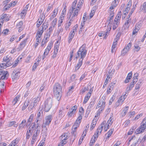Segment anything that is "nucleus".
Wrapping results in <instances>:
<instances>
[{"mask_svg": "<svg viewBox=\"0 0 146 146\" xmlns=\"http://www.w3.org/2000/svg\"><path fill=\"white\" fill-rule=\"evenodd\" d=\"M77 0H75L72 3L70 8L69 10V12L70 16H72V19H70L67 24L68 27H70L72 21V19H74L75 17H77L80 12L83 5L84 2V0H79L77 3Z\"/></svg>", "mask_w": 146, "mask_h": 146, "instance_id": "nucleus-1", "label": "nucleus"}, {"mask_svg": "<svg viewBox=\"0 0 146 146\" xmlns=\"http://www.w3.org/2000/svg\"><path fill=\"white\" fill-rule=\"evenodd\" d=\"M54 95L56 98L60 100L62 96V87L59 83H56L53 88Z\"/></svg>", "mask_w": 146, "mask_h": 146, "instance_id": "nucleus-2", "label": "nucleus"}, {"mask_svg": "<svg viewBox=\"0 0 146 146\" xmlns=\"http://www.w3.org/2000/svg\"><path fill=\"white\" fill-rule=\"evenodd\" d=\"M87 52L85 46L84 45H82L79 49L76 58V59L80 58V60L82 59L83 60L86 55Z\"/></svg>", "mask_w": 146, "mask_h": 146, "instance_id": "nucleus-3", "label": "nucleus"}, {"mask_svg": "<svg viewBox=\"0 0 146 146\" xmlns=\"http://www.w3.org/2000/svg\"><path fill=\"white\" fill-rule=\"evenodd\" d=\"M146 129V119L144 118L140 124L139 127L136 129L135 133L136 134L142 133Z\"/></svg>", "mask_w": 146, "mask_h": 146, "instance_id": "nucleus-4", "label": "nucleus"}, {"mask_svg": "<svg viewBox=\"0 0 146 146\" xmlns=\"http://www.w3.org/2000/svg\"><path fill=\"white\" fill-rule=\"evenodd\" d=\"M61 141L58 144V146H64L68 142L67 139L68 137L67 133H64L60 137Z\"/></svg>", "mask_w": 146, "mask_h": 146, "instance_id": "nucleus-5", "label": "nucleus"}, {"mask_svg": "<svg viewBox=\"0 0 146 146\" xmlns=\"http://www.w3.org/2000/svg\"><path fill=\"white\" fill-rule=\"evenodd\" d=\"M138 76L139 74L137 73L136 72L134 74L133 78V80L130 83L129 86L126 88L127 90L129 91L133 87L134 84L138 81Z\"/></svg>", "mask_w": 146, "mask_h": 146, "instance_id": "nucleus-6", "label": "nucleus"}, {"mask_svg": "<svg viewBox=\"0 0 146 146\" xmlns=\"http://www.w3.org/2000/svg\"><path fill=\"white\" fill-rule=\"evenodd\" d=\"M40 100V98L38 97L35 98L33 99L31 104L28 107V110L31 111L33 108H34L36 107L37 106Z\"/></svg>", "mask_w": 146, "mask_h": 146, "instance_id": "nucleus-7", "label": "nucleus"}, {"mask_svg": "<svg viewBox=\"0 0 146 146\" xmlns=\"http://www.w3.org/2000/svg\"><path fill=\"white\" fill-rule=\"evenodd\" d=\"M53 42L52 41L50 42L46 48L45 49L44 51L42 54V60L45 58L46 56L48 54L50 51L52 47Z\"/></svg>", "mask_w": 146, "mask_h": 146, "instance_id": "nucleus-8", "label": "nucleus"}, {"mask_svg": "<svg viewBox=\"0 0 146 146\" xmlns=\"http://www.w3.org/2000/svg\"><path fill=\"white\" fill-rule=\"evenodd\" d=\"M78 27V25L77 24L76 25L73 27L72 31L70 32L68 38L69 43H70L72 41L75 35V32L77 31Z\"/></svg>", "mask_w": 146, "mask_h": 146, "instance_id": "nucleus-9", "label": "nucleus"}, {"mask_svg": "<svg viewBox=\"0 0 146 146\" xmlns=\"http://www.w3.org/2000/svg\"><path fill=\"white\" fill-rule=\"evenodd\" d=\"M52 106V101L50 98H47L45 102L44 110L46 112L48 111Z\"/></svg>", "mask_w": 146, "mask_h": 146, "instance_id": "nucleus-10", "label": "nucleus"}, {"mask_svg": "<svg viewBox=\"0 0 146 146\" xmlns=\"http://www.w3.org/2000/svg\"><path fill=\"white\" fill-rule=\"evenodd\" d=\"M51 33L49 31L48 33L44 34V37L41 43V46L43 47L48 41L49 39Z\"/></svg>", "mask_w": 146, "mask_h": 146, "instance_id": "nucleus-11", "label": "nucleus"}, {"mask_svg": "<svg viewBox=\"0 0 146 146\" xmlns=\"http://www.w3.org/2000/svg\"><path fill=\"white\" fill-rule=\"evenodd\" d=\"M105 100L104 99H100L96 106V108L103 110L105 106Z\"/></svg>", "mask_w": 146, "mask_h": 146, "instance_id": "nucleus-12", "label": "nucleus"}, {"mask_svg": "<svg viewBox=\"0 0 146 146\" xmlns=\"http://www.w3.org/2000/svg\"><path fill=\"white\" fill-rule=\"evenodd\" d=\"M77 109V106L76 105L72 106L71 109L70 111H68L67 113V115L68 117H73L74 116V114L76 112Z\"/></svg>", "mask_w": 146, "mask_h": 146, "instance_id": "nucleus-13", "label": "nucleus"}, {"mask_svg": "<svg viewBox=\"0 0 146 146\" xmlns=\"http://www.w3.org/2000/svg\"><path fill=\"white\" fill-rule=\"evenodd\" d=\"M52 120V116L49 115L45 117V122L43 123L42 127H46V126L49 125L51 123Z\"/></svg>", "mask_w": 146, "mask_h": 146, "instance_id": "nucleus-14", "label": "nucleus"}, {"mask_svg": "<svg viewBox=\"0 0 146 146\" xmlns=\"http://www.w3.org/2000/svg\"><path fill=\"white\" fill-rule=\"evenodd\" d=\"M132 5V0H129L127 3V6L125 10L123 11V14L124 15L123 17H122V18L125 19L126 15L128 13V11L130 10Z\"/></svg>", "mask_w": 146, "mask_h": 146, "instance_id": "nucleus-15", "label": "nucleus"}, {"mask_svg": "<svg viewBox=\"0 0 146 146\" xmlns=\"http://www.w3.org/2000/svg\"><path fill=\"white\" fill-rule=\"evenodd\" d=\"M10 16L9 15L6 13H3L1 15L0 19V23L3 24L5 20L6 21H8L9 19Z\"/></svg>", "mask_w": 146, "mask_h": 146, "instance_id": "nucleus-16", "label": "nucleus"}, {"mask_svg": "<svg viewBox=\"0 0 146 146\" xmlns=\"http://www.w3.org/2000/svg\"><path fill=\"white\" fill-rule=\"evenodd\" d=\"M40 132V130H37L36 133H34L32 137V138L31 141V143L32 145L34 144L37 140V137L38 136Z\"/></svg>", "mask_w": 146, "mask_h": 146, "instance_id": "nucleus-17", "label": "nucleus"}, {"mask_svg": "<svg viewBox=\"0 0 146 146\" xmlns=\"http://www.w3.org/2000/svg\"><path fill=\"white\" fill-rule=\"evenodd\" d=\"M128 140V145H129L130 142H131L132 144L131 145V146H136V144L138 142V140L137 139L135 136L132 137L130 139L129 138Z\"/></svg>", "mask_w": 146, "mask_h": 146, "instance_id": "nucleus-18", "label": "nucleus"}, {"mask_svg": "<svg viewBox=\"0 0 146 146\" xmlns=\"http://www.w3.org/2000/svg\"><path fill=\"white\" fill-rule=\"evenodd\" d=\"M132 45L131 42H130L128 43L127 46L124 48L121 54L124 55L131 48Z\"/></svg>", "mask_w": 146, "mask_h": 146, "instance_id": "nucleus-19", "label": "nucleus"}, {"mask_svg": "<svg viewBox=\"0 0 146 146\" xmlns=\"http://www.w3.org/2000/svg\"><path fill=\"white\" fill-rule=\"evenodd\" d=\"M8 74L7 71L2 70L0 71V78L2 80L7 79Z\"/></svg>", "mask_w": 146, "mask_h": 146, "instance_id": "nucleus-20", "label": "nucleus"}, {"mask_svg": "<svg viewBox=\"0 0 146 146\" xmlns=\"http://www.w3.org/2000/svg\"><path fill=\"white\" fill-rule=\"evenodd\" d=\"M114 131V129H111L105 134V137L104 138V139H105L106 141L108 140L109 139V138L111 136Z\"/></svg>", "mask_w": 146, "mask_h": 146, "instance_id": "nucleus-21", "label": "nucleus"}, {"mask_svg": "<svg viewBox=\"0 0 146 146\" xmlns=\"http://www.w3.org/2000/svg\"><path fill=\"white\" fill-rule=\"evenodd\" d=\"M101 126L102 129H103L105 131H107L110 126L107 123H106V121H103L101 123Z\"/></svg>", "mask_w": 146, "mask_h": 146, "instance_id": "nucleus-22", "label": "nucleus"}, {"mask_svg": "<svg viewBox=\"0 0 146 146\" xmlns=\"http://www.w3.org/2000/svg\"><path fill=\"white\" fill-rule=\"evenodd\" d=\"M127 96L126 94H125L121 96L119 99L117 101V102L119 104L118 106L119 105H121L123 103L125 99L126 98Z\"/></svg>", "mask_w": 146, "mask_h": 146, "instance_id": "nucleus-23", "label": "nucleus"}, {"mask_svg": "<svg viewBox=\"0 0 146 146\" xmlns=\"http://www.w3.org/2000/svg\"><path fill=\"white\" fill-rule=\"evenodd\" d=\"M42 27L41 29L38 28L37 29V31L43 34L44 31L47 28L48 26L46 23H44L42 25Z\"/></svg>", "mask_w": 146, "mask_h": 146, "instance_id": "nucleus-24", "label": "nucleus"}, {"mask_svg": "<svg viewBox=\"0 0 146 146\" xmlns=\"http://www.w3.org/2000/svg\"><path fill=\"white\" fill-rule=\"evenodd\" d=\"M23 22L22 21L19 22L16 25V28L18 29V32L20 33L23 29Z\"/></svg>", "mask_w": 146, "mask_h": 146, "instance_id": "nucleus-25", "label": "nucleus"}, {"mask_svg": "<svg viewBox=\"0 0 146 146\" xmlns=\"http://www.w3.org/2000/svg\"><path fill=\"white\" fill-rule=\"evenodd\" d=\"M141 27V26L140 24H136L132 33V35L136 34L139 31Z\"/></svg>", "mask_w": 146, "mask_h": 146, "instance_id": "nucleus-26", "label": "nucleus"}, {"mask_svg": "<svg viewBox=\"0 0 146 146\" xmlns=\"http://www.w3.org/2000/svg\"><path fill=\"white\" fill-rule=\"evenodd\" d=\"M27 40V38H25L21 42L18 48L19 50L23 49L25 46Z\"/></svg>", "mask_w": 146, "mask_h": 146, "instance_id": "nucleus-27", "label": "nucleus"}, {"mask_svg": "<svg viewBox=\"0 0 146 146\" xmlns=\"http://www.w3.org/2000/svg\"><path fill=\"white\" fill-rule=\"evenodd\" d=\"M132 74L133 73L132 71H131L128 74L127 76L124 81V82L125 83H127L129 82L132 77Z\"/></svg>", "mask_w": 146, "mask_h": 146, "instance_id": "nucleus-28", "label": "nucleus"}, {"mask_svg": "<svg viewBox=\"0 0 146 146\" xmlns=\"http://www.w3.org/2000/svg\"><path fill=\"white\" fill-rule=\"evenodd\" d=\"M42 34L37 31L35 36L36 42L40 43L41 41V37Z\"/></svg>", "mask_w": 146, "mask_h": 146, "instance_id": "nucleus-29", "label": "nucleus"}, {"mask_svg": "<svg viewBox=\"0 0 146 146\" xmlns=\"http://www.w3.org/2000/svg\"><path fill=\"white\" fill-rule=\"evenodd\" d=\"M92 94H91V93H88L86 95L83 101V104H85L88 102L89 99L90 98Z\"/></svg>", "mask_w": 146, "mask_h": 146, "instance_id": "nucleus-30", "label": "nucleus"}, {"mask_svg": "<svg viewBox=\"0 0 146 146\" xmlns=\"http://www.w3.org/2000/svg\"><path fill=\"white\" fill-rule=\"evenodd\" d=\"M114 88V86L111 84H110L108 86L106 91L107 94H110L113 90Z\"/></svg>", "mask_w": 146, "mask_h": 146, "instance_id": "nucleus-31", "label": "nucleus"}, {"mask_svg": "<svg viewBox=\"0 0 146 146\" xmlns=\"http://www.w3.org/2000/svg\"><path fill=\"white\" fill-rule=\"evenodd\" d=\"M58 7L55 8L53 11L52 15L50 18V19L51 20L52 19L55 17L57 15L58 12Z\"/></svg>", "mask_w": 146, "mask_h": 146, "instance_id": "nucleus-32", "label": "nucleus"}, {"mask_svg": "<svg viewBox=\"0 0 146 146\" xmlns=\"http://www.w3.org/2000/svg\"><path fill=\"white\" fill-rule=\"evenodd\" d=\"M64 108H60L59 110L58 114V117L60 119L62 118L65 115V113L64 111Z\"/></svg>", "mask_w": 146, "mask_h": 146, "instance_id": "nucleus-33", "label": "nucleus"}, {"mask_svg": "<svg viewBox=\"0 0 146 146\" xmlns=\"http://www.w3.org/2000/svg\"><path fill=\"white\" fill-rule=\"evenodd\" d=\"M82 59L79 60L76 66H75V70L77 71L78 70L81 66L83 63Z\"/></svg>", "mask_w": 146, "mask_h": 146, "instance_id": "nucleus-34", "label": "nucleus"}, {"mask_svg": "<svg viewBox=\"0 0 146 146\" xmlns=\"http://www.w3.org/2000/svg\"><path fill=\"white\" fill-rule=\"evenodd\" d=\"M65 17V16L60 15L58 22V27H59L62 24L64 20Z\"/></svg>", "mask_w": 146, "mask_h": 146, "instance_id": "nucleus-35", "label": "nucleus"}, {"mask_svg": "<svg viewBox=\"0 0 146 146\" xmlns=\"http://www.w3.org/2000/svg\"><path fill=\"white\" fill-rule=\"evenodd\" d=\"M128 20L126 21L124 23V27L125 29H127L129 26V23L131 21V19L129 18V17L127 18Z\"/></svg>", "mask_w": 146, "mask_h": 146, "instance_id": "nucleus-36", "label": "nucleus"}, {"mask_svg": "<svg viewBox=\"0 0 146 146\" xmlns=\"http://www.w3.org/2000/svg\"><path fill=\"white\" fill-rule=\"evenodd\" d=\"M129 108V107L128 106H126L123 108L122 112L121 113L122 116L123 117L126 114L128 111Z\"/></svg>", "mask_w": 146, "mask_h": 146, "instance_id": "nucleus-37", "label": "nucleus"}, {"mask_svg": "<svg viewBox=\"0 0 146 146\" xmlns=\"http://www.w3.org/2000/svg\"><path fill=\"white\" fill-rule=\"evenodd\" d=\"M86 88L87 90H89V92L88 93L92 94L94 86H92L91 84L89 83Z\"/></svg>", "mask_w": 146, "mask_h": 146, "instance_id": "nucleus-38", "label": "nucleus"}, {"mask_svg": "<svg viewBox=\"0 0 146 146\" xmlns=\"http://www.w3.org/2000/svg\"><path fill=\"white\" fill-rule=\"evenodd\" d=\"M44 21V19H42L40 17L38 20L36 24V27L37 28H39L40 25L42 24Z\"/></svg>", "mask_w": 146, "mask_h": 146, "instance_id": "nucleus-39", "label": "nucleus"}, {"mask_svg": "<svg viewBox=\"0 0 146 146\" xmlns=\"http://www.w3.org/2000/svg\"><path fill=\"white\" fill-rule=\"evenodd\" d=\"M20 72L19 71L14 70L12 74V77L14 79L17 78L18 77V74Z\"/></svg>", "mask_w": 146, "mask_h": 146, "instance_id": "nucleus-40", "label": "nucleus"}, {"mask_svg": "<svg viewBox=\"0 0 146 146\" xmlns=\"http://www.w3.org/2000/svg\"><path fill=\"white\" fill-rule=\"evenodd\" d=\"M140 10L144 13H146V1L144 2L143 5L141 6Z\"/></svg>", "mask_w": 146, "mask_h": 146, "instance_id": "nucleus-41", "label": "nucleus"}, {"mask_svg": "<svg viewBox=\"0 0 146 146\" xmlns=\"http://www.w3.org/2000/svg\"><path fill=\"white\" fill-rule=\"evenodd\" d=\"M97 121L93 119L91 123L90 129L91 131L95 127L97 123Z\"/></svg>", "mask_w": 146, "mask_h": 146, "instance_id": "nucleus-42", "label": "nucleus"}, {"mask_svg": "<svg viewBox=\"0 0 146 146\" xmlns=\"http://www.w3.org/2000/svg\"><path fill=\"white\" fill-rule=\"evenodd\" d=\"M58 49H58V46H56V48H54L53 54L52 56V57L53 58H54L56 57L57 53H58Z\"/></svg>", "mask_w": 146, "mask_h": 146, "instance_id": "nucleus-43", "label": "nucleus"}, {"mask_svg": "<svg viewBox=\"0 0 146 146\" xmlns=\"http://www.w3.org/2000/svg\"><path fill=\"white\" fill-rule=\"evenodd\" d=\"M84 110L83 108L82 107L79 108L78 111V116L82 117L84 115Z\"/></svg>", "mask_w": 146, "mask_h": 146, "instance_id": "nucleus-44", "label": "nucleus"}, {"mask_svg": "<svg viewBox=\"0 0 146 146\" xmlns=\"http://www.w3.org/2000/svg\"><path fill=\"white\" fill-rule=\"evenodd\" d=\"M17 124H16V122L15 121H11L9 122L8 127H11L13 126L14 127H17L18 126Z\"/></svg>", "mask_w": 146, "mask_h": 146, "instance_id": "nucleus-45", "label": "nucleus"}, {"mask_svg": "<svg viewBox=\"0 0 146 146\" xmlns=\"http://www.w3.org/2000/svg\"><path fill=\"white\" fill-rule=\"evenodd\" d=\"M82 117L78 116L74 123L80 125L82 119Z\"/></svg>", "mask_w": 146, "mask_h": 146, "instance_id": "nucleus-46", "label": "nucleus"}, {"mask_svg": "<svg viewBox=\"0 0 146 146\" xmlns=\"http://www.w3.org/2000/svg\"><path fill=\"white\" fill-rule=\"evenodd\" d=\"M113 114H112L107 123L110 126L113 123Z\"/></svg>", "mask_w": 146, "mask_h": 146, "instance_id": "nucleus-47", "label": "nucleus"}, {"mask_svg": "<svg viewBox=\"0 0 146 146\" xmlns=\"http://www.w3.org/2000/svg\"><path fill=\"white\" fill-rule=\"evenodd\" d=\"M57 21V19L56 18H55L52 21L51 23L52 26L50 27L49 28V29H50L52 28V27L53 28L55 26L56 24Z\"/></svg>", "mask_w": 146, "mask_h": 146, "instance_id": "nucleus-48", "label": "nucleus"}, {"mask_svg": "<svg viewBox=\"0 0 146 146\" xmlns=\"http://www.w3.org/2000/svg\"><path fill=\"white\" fill-rule=\"evenodd\" d=\"M79 126V125L74 123L72 128V133H74L75 132H76L77 128Z\"/></svg>", "mask_w": 146, "mask_h": 146, "instance_id": "nucleus-49", "label": "nucleus"}, {"mask_svg": "<svg viewBox=\"0 0 146 146\" xmlns=\"http://www.w3.org/2000/svg\"><path fill=\"white\" fill-rule=\"evenodd\" d=\"M102 129L101 127H98L96 130V132L94 134L98 136V135L101 134Z\"/></svg>", "mask_w": 146, "mask_h": 146, "instance_id": "nucleus-50", "label": "nucleus"}, {"mask_svg": "<svg viewBox=\"0 0 146 146\" xmlns=\"http://www.w3.org/2000/svg\"><path fill=\"white\" fill-rule=\"evenodd\" d=\"M29 104V101H26L24 103L23 106L22 107V110H25Z\"/></svg>", "mask_w": 146, "mask_h": 146, "instance_id": "nucleus-51", "label": "nucleus"}, {"mask_svg": "<svg viewBox=\"0 0 146 146\" xmlns=\"http://www.w3.org/2000/svg\"><path fill=\"white\" fill-rule=\"evenodd\" d=\"M19 59L20 60H21L22 59V57H20V56H19V57L15 61L14 64H13V67H14L17 65L19 61Z\"/></svg>", "mask_w": 146, "mask_h": 146, "instance_id": "nucleus-52", "label": "nucleus"}, {"mask_svg": "<svg viewBox=\"0 0 146 146\" xmlns=\"http://www.w3.org/2000/svg\"><path fill=\"white\" fill-rule=\"evenodd\" d=\"M27 11H26L23 9L20 13V16L22 19H23L25 17L26 15Z\"/></svg>", "mask_w": 146, "mask_h": 146, "instance_id": "nucleus-53", "label": "nucleus"}, {"mask_svg": "<svg viewBox=\"0 0 146 146\" xmlns=\"http://www.w3.org/2000/svg\"><path fill=\"white\" fill-rule=\"evenodd\" d=\"M13 61L10 59L8 60V61L5 63L6 66L7 67H9L12 65H13Z\"/></svg>", "mask_w": 146, "mask_h": 146, "instance_id": "nucleus-54", "label": "nucleus"}, {"mask_svg": "<svg viewBox=\"0 0 146 146\" xmlns=\"http://www.w3.org/2000/svg\"><path fill=\"white\" fill-rule=\"evenodd\" d=\"M143 115V113H141L137 115L135 118L133 119V120L134 121H136L139 119Z\"/></svg>", "mask_w": 146, "mask_h": 146, "instance_id": "nucleus-55", "label": "nucleus"}, {"mask_svg": "<svg viewBox=\"0 0 146 146\" xmlns=\"http://www.w3.org/2000/svg\"><path fill=\"white\" fill-rule=\"evenodd\" d=\"M20 96L19 95L17 96L13 99L12 101V103L14 105H15L17 102V101L19 99Z\"/></svg>", "mask_w": 146, "mask_h": 146, "instance_id": "nucleus-56", "label": "nucleus"}, {"mask_svg": "<svg viewBox=\"0 0 146 146\" xmlns=\"http://www.w3.org/2000/svg\"><path fill=\"white\" fill-rule=\"evenodd\" d=\"M136 128L135 126H133L129 130V131L128 132L127 134L128 135H130L132 134L135 129Z\"/></svg>", "mask_w": 146, "mask_h": 146, "instance_id": "nucleus-57", "label": "nucleus"}, {"mask_svg": "<svg viewBox=\"0 0 146 146\" xmlns=\"http://www.w3.org/2000/svg\"><path fill=\"white\" fill-rule=\"evenodd\" d=\"M34 117V114L33 113L31 114L29 118L28 119V122H31L33 121V119Z\"/></svg>", "mask_w": 146, "mask_h": 146, "instance_id": "nucleus-58", "label": "nucleus"}, {"mask_svg": "<svg viewBox=\"0 0 146 146\" xmlns=\"http://www.w3.org/2000/svg\"><path fill=\"white\" fill-rule=\"evenodd\" d=\"M135 114V112L134 111H130L129 113V118H132L134 117Z\"/></svg>", "mask_w": 146, "mask_h": 146, "instance_id": "nucleus-59", "label": "nucleus"}, {"mask_svg": "<svg viewBox=\"0 0 146 146\" xmlns=\"http://www.w3.org/2000/svg\"><path fill=\"white\" fill-rule=\"evenodd\" d=\"M18 2L17 1H14L11 2L9 4L11 7H13L16 5Z\"/></svg>", "mask_w": 146, "mask_h": 146, "instance_id": "nucleus-60", "label": "nucleus"}, {"mask_svg": "<svg viewBox=\"0 0 146 146\" xmlns=\"http://www.w3.org/2000/svg\"><path fill=\"white\" fill-rule=\"evenodd\" d=\"M60 39H59L58 40H57L56 42L55 43L54 45V48H56V46H58V49H59L60 44Z\"/></svg>", "mask_w": 146, "mask_h": 146, "instance_id": "nucleus-61", "label": "nucleus"}, {"mask_svg": "<svg viewBox=\"0 0 146 146\" xmlns=\"http://www.w3.org/2000/svg\"><path fill=\"white\" fill-rule=\"evenodd\" d=\"M134 50L136 51H139L141 47L138 45V44H134Z\"/></svg>", "mask_w": 146, "mask_h": 146, "instance_id": "nucleus-62", "label": "nucleus"}, {"mask_svg": "<svg viewBox=\"0 0 146 146\" xmlns=\"http://www.w3.org/2000/svg\"><path fill=\"white\" fill-rule=\"evenodd\" d=\"M11 7L9 3L6 5L3 8L4 11H6L9 9L10 7Z\"/></svg>", "mask_w": 146, "mask_h": 146, "instance_id": "nucleus-63", "label": "nucleus"}, {"mask_svg": "<svg viewBox=\"0 0 146 146\" xmlns=\"http://www.w3.org/2000/svg\"><path fill=\"white\" fill-rule=\"evenodd\" d=\"M119 23L116 22L114 21V22L113 23L112 27L113 30H115L118 27V25Z\"/></svg>", "mask_w": 146, "mask_h": 146, "instance_id": "nucleus-64", "label": "nucleus"}]
</instances>
